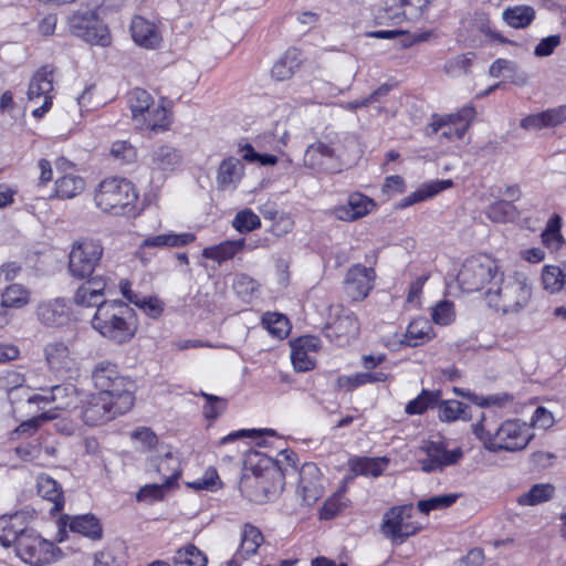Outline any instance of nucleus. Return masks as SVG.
Segmentation results:
<instances>
[{
  "label": "nucleus",
  "instance_id": "f8f14e48",
  "mask_svg": "<svg viewBox=\"0 0 566 566\" xmlns=\"http://www.w3.org/2000/svg\"><path fill=\"white\" fill-rule=\"evenodd\" d=\"M463 457L461 448L448 449L443 441H427L418 451V463L423 472L442 471Z\"/></svg>",
  "mask_w": 566,
  "mask_h": 566
},
{
  "label": "nucleus",
  "instance_id": "a19ab883",
  "mask_svg": "<svg viewBox=\"0 0 566 566\" xmlns=\"http://www.w3.org/2000/svg\"><path fill=\"white\" fill-rule=\"evenodd\" d=\"M263 542L262 532L256 526L247 523L242 528L241 543L237 555H240L242 558L255 555Z\"/></svg>",
  "mask_w": 566,
  "mask_h": 566
},
{
  "label": "nucleus",
  "instance_id": "a18cd8bd",
  "mask_svg": "<svg viewBox=\"0 0 566 566\" xmlns=\"http://www.w3.org/2000/svg\"><path fill=\"white\" fill-rule=\"evenodd\" d=\"M31 301V292L22 284L13 283L1 294V306L7 308H22Z\"/></svg>",
  "mask_w": 566,
  "mask_h": 566
},
{
  "label": "nucleus",
  "instance_id": "7ed1b4c3",
  "mask_svg": "<svg viewBox=\"0 0 566 566\" xmlns=\"http://www.w3.org/2000/svg\"><path fill=\"white\" fill-rule=\"evenodd\" d=\"M91 325L102 337L122 345L134 338L137 324L133 308L123 301H108L96 308Z\"/></svg>",
  "mask_w": 566,
  "mask_h": 566
},
{
  "label": "nucleus",
  "instance_id": "423d86ee",
  "mask_svg": "<svg viewBox=\"0 0 566 566\" xmlns=\"http://www.w3.org/2000/svg\"><path fill=\"white\" fill-rule=\"evenodd\" d=\"M96 392L119 399L122 405L135 402V382L119 373L118 367L109 361H99L92 371Z\"/></svg>",
  "mask_w": 566,
  "mask_h": 566
},
{
  "label": "nucleus",
  "instance_id": "5fc2aeb1",
  "mask_svg": "<svg viewBox=\"0 0 566 566\" xmlns=\"http://www.w3.org/2000/svg\"><path fill=\"white\" fill-rule=\"evenodd\" d=\"M132 439L140 446V451L149 453L148 455L156 454L157 449L164 446L159 443L158 437L149 428H137L130 433Z\"/></svg>",
  "mask_w": 566,
  "mask_h": 566
},
{
  "label": "nucleus",
  "instance_id": "72a5a7b5",
  "mask_svg": "<svg viewBox=\"0 0 566 566\" xmlns=\"http://www.w3.org/2000/svg\"><path fill=\"white\" fill-rule=\"evenodd\" d=\"M23 517L19 514L0 516V543L2 546L18 545L20 534L27 533Z\"/></svg>",
  "mask_w": 566,
  "mask_h": 566
},
{
  "label": "nucleus",
  "instance_id": "2eb2a0df",
  "mask_svg": "<svg viewBox=\"0 0 566 566\" xmlns=\"http://www.w3.org/2000/svg\"><path fill=\"white\" fill-rule=\"evenodd\" d=\"M146 472H156L164 482L174 485L181 475L179 457L169 446H161L156 454L148 455L146 459Z\"/></svg>",
  "mask_w": 566,
  "mask_h": 566
},
{
  "label": "nucleus",
  "instance_id": "c85d7f7f",
  "mask_svg": "<svg viewBox=\"0 0 566 566\" xmlns=\"http://www.w3.org/2000/svg\"><path fill=\"white\" fill-rule=\"evenodd\" d=\"M43 352L49 369L54 373L67 371L74 364L71 352L63 342L48 343Z\"/></svg>",
  "mask_w": 566,
  "mask_h": 566
},
{
  "label": "nucleus",
  "instance_id": "9b49d317",
  "mask_svg": "<svg viewBox=\"0 0 566 566\" xmlns=\"http://www.w3.org/2000/svg\"><path fill=\"white\" fill-rule=\"evenodd\" d=\"M57 548L33 531L20 534L15 546L17 556L31 566H43L55 560Z\"/></svg>",
  "mask_w": 566,
  "mask_h": 566
},
{
  "label": "nucleus",
  "instance_id": "412c9836",
  "mask_svg": "<svg viewBox=\"0 0 566 566\" xmlns=\"http://www.w3.org/2000/svg\"><path fill=\"white\" fill-rule=\"evenodd\" d=\"M297 490L307 505L315 503L323 496L324 479L315 463L308 462L302 465Z\"/></svg>",
  "mask_w": 566,
  "mask_h": 566
},
{
  "label": "nucleus",
  "instance_id": "bb28decb",
  "mask_svg": "<svg viewBox=\"0 0 566 566\" xmlns=\"http://www.w3.org/2000/svg\"><path fill=\"white\" fill-rule=\"evenodd\" d=\"M433 0H400L395 8L387 10V18L394 23L416 21L428 10Z\"/></svg>",
  "mask_w": 566,
  "mask_h": 566
},
{
  "label": "nucleus",
  "instance_id": "6ab92c4d",
  "mask_svg": "<svg viewBox=\"0 0 566 566\" xmlns=\"http://www.w3.org/2000/svg\"><path fill=\"white\" fill-rule=\"evenodd\" d=\"M109 282L111 281L106 275H95L90 277L77 287L73 296L74 303L78 306H96V308L102 304H107L108 301H105L104 297L108 291Z\"/></svg>",
  "mask_w": 566,
  "mask_h": 566
},
{
  "label": "nucleus",
  "instance_id": "1a4fd4ad",
  "mask_svg": "<svg viewBox=\"0 0 566 566\" xmlns=\"http://www.w3.org/2000/svg\"><path fill=\"white\" fill-rule=\"evenodd\" d=\"M103 252L97 240L82 239L74 242L69 254L70 274L78 280L90 277L99 264Z\"/></svg>",
  "mask_w": 566,
  "mask_h": 566
},
{
  "label": "nucleus",
  "instance_id": "09e8293b",
  "mask_svg": "<svg viewBox=\"0 0 566 566\" xmlns=\"http://www.w3.org/2000/svg\"><path fill=\"white\" fill-rule=\"evenodd\" d=\"M262 325L271 335L280 339L285 338L291 331L289 318L281 313L263 314Z\"/></svg>",
  "mask_w": 566,
  "mask_h": 566
},
{
  "label": "nucleus",
  "instance_id": "a878e982",
  "mask_svg": "<svg viewBox=\"0 0 566 566\" xmlns=\"http://www.w3.org/2000/svg\"><path fill=\"white\" fill-rule=\"evenodd\" d=\"M130 32L134 42L145 49H156L163 40L157 25L139 15L133 18Z\"/></svg>",
  "mask_w": 566,
  "mask_h": 566
},
{
  "label": "nucleus",
  "instance_id": "de8ad7c7",
  "mask_svg": "<svg viewBox=\"0 0 566 566\" xmlns=\"http://www.w3.org/2000/svg\"><path fill=\"white\" fill-rule=\"evenodd\" d=\"M56 418V412L53 410H46L35 417H32L23 422H21L10 434L11 440L19 439L21 437H31L33 436L39 428L46 421L54 420Z\"/></svg>",
  "mask_w": 566,
  "mask_h": 566
},
{
  "label": "nucleus",
  "instance_id": "c756f323",
  "mask_svg": "<svg viewBox=\"0 0 566 566\" xmlns=\"http://www.w3.org/2000/svg\"><path fill=\"white\" fill-rule=\"evenodd\" d=\"M452 186L453 181L451 179L431 180L423 182L415 191L402 198L398 202L397 207L405 209L416 203L426 201L440 193L441 191L451 188Z\"/></svg>",
  "mask_w": 566,
  "mask_h": 566
},
{
  "label": "nucleus",
  "instance_id": "13d9d810",
  "mask_svg": "<svg viewBox=\"0 0 566 566\" xmlns=\"http://www.w3.org/2000/svg\"><path fill=\"white\" fill-rule=\"evenodd\" d=\"M459 495L455 493L436 495L430 499L419 501L417 507L421 513L428 515L432 511H441L450 507L455 503Z\"/></svg>",
  "mask_w": 566,
  "mask_h": 566
},
{
  "label": "nucleus",
  "instance_id": "4d7b16f0",
  "mask_svg": "<svg viewBox=\"0 0 566 566\" xmlns=\"http://www.w3.org/2000/svg\"><path fill=\"white\" fill-rule=\"evenodd\" d=\"M432 322L440 326H448L455 321L457 312L452 301L442 300L431 307Z\"/></svg>",
  "mask_w": 566,
  "mask_h": 566
},
{
  "label": "nucleus",
  "instance_id": "cd10ccee",
  "mask_svg": "<svg viewBox=\"0 0 566 566\" xmlns=\"http://www.w3.org/2000/svg\"><path fill=\"white\" fill-rule=\"evenodd\" d=\"M244 175L241 160L229 157L220 164L217 171V186L220 190H234Z\"/></svg>",
  "mask_w": 566,
  "mask_h": 566
},
{
  "label": "nucleus",
  "instance_id": "e2e57ef3",
  "mask_svg": "<svg viewBox=\"0 0 566 566\" xmlns=\"http://www.w3.org/2000/svg\"><path fill=\"white\" fill-rule=\"evenodd\" d=\"M201 397L206 399V403L202 407V412L206 419L214 420L222 415L227 409V399L200 391Z\"/></svg>",
  "mask_w": 566,
  "mask_h": 566
},
{
  "label": "nucleus",
  "instance_id": "c9c22d12",
  "mask_svg": "<svg viewBox=\"0 0 566 566\" xmlns=\"http://www.w3.org/2000/svg\"><path fill=\"white\" fill-rule=\"evenodd\" d=\"M389 460L382 458L356 457L349 460V468L356 475L379 476L387 469Z\"/></svg>",
  "mask_w": 566,
  "mask_h": 566
},
{
  "label": "nucleus",
  "instance_id": "f3484780",
  "mask_svg": "<svg viewBox=\"0 0 566 566\" xmlns=\"http://www.w3.org/2000/svg\"><path fill=\"white\" fill-rule=\"evenodd\" d=\"M376 273L363 264L350 266L345 276V292L353 301H363L374 289Z\"/></svg>",
  "mask_w": 566,
  "mask_h": 566
},
{
  "label": "nucleus",
  "instance_id": "0eeeda50",
  "mask_svg": "<svg viewBox=\"0 0 566 566\" xmlns=\"http://www.w3.org/2000/svg\"><path fill=\"white\" fill-rule=\"evenodd\" d=\"M70 31L91 44L105 46L111 38L107 27L98 17L97 9L81 8L69 17Z\"/></svg>",
  "mask_w": 566,
  "mask_h": 566
},
{
  "label": "nucleus",
  "instance_id": "39448f33",
  "mask_svg": "<svg viewBox=\"0 0 566 566\" xmlns=\"http://www.w3.org/2000/svg\"><path fill=\"white\" fill-rule=\"evenodd\" d=\"M500 273L499 261L488 254H479L468 258L461 265L457 282L465 293L484 291L490 289Z\"/></svg>",
  "mask_w": 566,
  "mask_h": 566
},
{
  "label": "nucleus",
  "instance_id": "473e14b6",
  "mask_svg": "<svg viewBox=\"0 0 566 566\" xmlns=\"http://www.w3.org/2000/svg\"><path fill=\"white\" fill-rule=\"evenodd\" d=\"M86 187L84 178L75 174H65L54 182V192L51 198L69 200L80 196Z\"/></svg>",
  "mask_w": 566,
  "mask_h": 566
},
{
  "label": "nucleus",
  "instance_id": "b1692460",
  "mask_svg": "<svg viewBox=\"0 0 566 566\" xmlns=\"http://www.w3.org/2000/svg\"><path fill=\"white\" fill-rule=\"evenodd\" d=\"M359 322L355 313L344 311L328 327L327 336L343 346L357 337Z\"/></svg>",
  "mask_w": 566,
  "mask_h": 566
},
{
  "label": "nucleus",
  "instance_id": "dca6fc26",
  "mask_svg": "<svg viewBox=\"0 0 566 566\" xmlns=\"http://www.w3.org/2000/svg\"><path fill=\"white\" fill-rule=\"evenodd\" d=\"M35 315L43 326L59 328L71 322L73 312L69 300L55 297L39 302Z\"/></svg>",
  "mask_w": 566,
  "mask_h": 566
},
{
  "label": "nucleus",
  "instance_id": "ddd939ff",
  "mask_svg": "<svg viewBox=\"0 0 566 566\" xmlns=\"http://www.w3.org/2000/svg\"><path fill=\"white\" fill-rule=\"evenodd\" d=\"M473 109L460 108L448 115L434 114L426 132L428 135L441 132V135L448 139H460L471 123Z\"/></svg>",
  "mask_w": 566,
  "mask_h": 566
},
{
  "label": "nucleus",
  "instance_id": "bf43d9fd",
  "mask_svg": "<svg viewBox=\"0 0 566 566\" xmlns=\"http://www.w3.org/2000/svg\"><path fill=\"white\" fill-rule=\"evenodd\" d=\"M468 406L453 399L443 400L438 405V417L441 421L452 422L464 418Z\"/></svg>",
  "mask_w": 566,
  "mask_h": 566
},
{
  "label": "nucleus",
  "instance_id": "e433bc0d",
  "mask_svg": "<svg viewBox=\"0 0 566 566\" xmlns=\"http://www.w3.org/2000/svg\"><path fill=\"white\" fill-rule=\"evenodd\" d=\"M70 530L94 541L102 538L103 535L102 524L93 514L74 516L70 522Z\"/></svg>",
  "mask_w": 566,
  "mask_h": 566
},
{
  "label": "nucleus",
  "instance_id": "f03ea898",
  "mask_svg": "<svg viewBox=\"0 0 566 566\" xmlns=\"http://www.w3.org/2000/svg\"><path fill=\"white\" fill-rule=\"evenodd\" d=\"M532 296L528 274L524 271L503 273L500 271L495 281L484 293L490 307L503 314L517 313L524 308Z\"/></svg>",
  "mask_w": 566,
  "mask_h": 566
},
{
  "label": "nucleus",
  "instance_id": "a211bd4d",
  "mask_svg": "<svg viewBox=\"0 0 566 566\" xmlns=\"http://www.w3.org/2000/svg\"><path fill=\"white\" fill-rule=\"evenodd\" d=\"M344 156L338 140L317 142L310 145L304 154V165L317 170H329L334 160Z\"/></svg>",
  "mask_w": 566,
  "mask_h": 566
},
{
  "label": "nucleus",
  "instance_id": "37998d69",
  "mask_svg": "<svg viewBox=\"0 0 566 566\" xmlns=\"http://www.w3.org/2000/svg\"><path fill=\"white\" fill-rule=\"evenodd\" d=\"M181 164V156L171 146H160L151 154V165L154 169L163 171H171L178 168Z\"/></svg>",
  "mask_w": 566,
  "mask_h": 566
},
{
  "label": "nucleus",
  "instance_id": "4be33fe9",
  "mask_svg": "<svg viewBox=\"0 0 566 566\" xmlns=\"http://www.w3.org/2000/svg\"><path fill=\"white\" fill-rule=\"evenodd\" d=\"M321 342L315 336H302L291 343V360L297 371H307L315 366V354Z\"/></svg>",
  "mask_w": 566,
  "mask_h": 566
},
{
  "label": "nucleus",
  "instance_id": "f704fd0d",
  "mask_svg": "<svg viewBox=\"0 0 566 566\" xmlns=\"http://www.w3.org/2000/svg\"><path fill=\"white\" fill-rule=\"evenodd\" d=\"M244 247V239L226 240L219 244L205 248L202 250V256L217 263H222L233 259Z\"/></svg>",
  "mask_w": 566,
  "mask_h": 566
},
{
  "label": "nucleus",
  "instance_id": "3c124183",
  "mask_svg": "<svg viewBox=\"0 0 566 566\" xmlns=\"http://www.w3.org/2000/svg\"><path fill=\"white\" fill-rule=\"evenodd\" d=\"M485 214L493 222L504 223L514 220L517 217V211L513 203L499 200L488 207Z\"/></svg>",
  "mask_w": 566,
  "mask_h": 566
},
{
  "label": "nucleus",
  "instance_id": "774afa93",
  "mask_svg": "<svg viewBox=\"0 0 566 566\" xmlns=\"http://www.w3.org/2000/svg\"><path fill=\"white\" fill-rule=\"evenodd\" d=\"M135 305L151 318H158L164 312V303L156 296H139Z\"/></svg>",
  "mask_w": 566,
  "mask_h": 566
},
{
  "label": "nucleus",
  "instance_id": "7c9ffc66",
  "mask_svg": "<svg viewBox=\"0 0 566 566\" xmlns=\"http://www.w3.org/2000/svg\"><path fill=\"white\" fill-rule=\"evenodd\" d=\"M196 239L193 233L190 232H166L156 235H149L143 240L139 249H164V248H180L190 244Z\"/></svg>",
  "mask_w": 566,
  "mask_h": 566
},
{
  "label": "nucleus",
  "instance_id": "4468645a",
  "mask_svg": "<svg viewBox=\"0 0 566 566\" xmlns=\"http://www.w3.org/2000/svg\"><path fill=\"white\" fill-rule=\"evenodd\" d=\"M56 71L53 65H44L34 72L27 91L28 102L38 106H52L56 94Z\"/></svg>",
  "mask_w": 566,
  "mask_h": 566
},
{
  "label": "nucleus",
  "instance_id": "680f3d73",
  "mask_svg": "<svg viewBox=\"0 0 566 566\" xmlns=\"http://www.w3.org/2000/svg\"><path fill=\"white\" fill-rule=\"evenodd\" d=\"M232 227L240 233H247L259 229L261 220L251 209H243L235 214Z\"/></svg>",
  "mask_w": 566,
  "mask_h": 566
},
{
  "label": "nucleus",
  "instance_id": "338daca9",
  "mask_svg": "<svg viewBox=\"0 0 566 566\" xmlns=\"http://www.w3.org/2000/svg\"><path fill=\"white\" fill-rule=\"evenodd\" d=\"M219 475L213 468H208L202 476L188 483V486L197 491H214L219 485Z\"/></svg>",
  "mask_w": 566,
  "mask_h": 566
},
{
  "label": "nucleus",
  "instance_id": "8fccbe9b",
  "mask_svg": "<svg viewBox=\"0 0 566 566\" xmlns=\"http://www.w3.org/2000/svg\"><path fill=\"white\" fill-rule=\"evenodd\" d=\"M174 562L176 566H206L208 558L198 547L188 544L176 552Z\"/></svg>",
  "mask_w": 566,
  "mask_h": 566
},
{
  "label": "nucleus",
  "instance_id": "58836bf2",
  "mask_svg": "<svg viewBox=\"0 0 566 566\" xmlns=\"http://www.w3.org/2000/svg\"><path fill=\"white\" fill-rule=\"evenodd\" d=\"M535 14L533 7L518 4L506 8L502 12V19L511 28L524 29L534 21Z\"/></svg>",
  "mask_w": 566,
  "mask_h": 566
},
{
  "label": "nucleus",
  "instance_id": "49530a36",
  "mask_svg": "<svg viewBox=\"0 0 566 566\" xmlns=\"http://www.w3.org/2000/svg\"><path fill=\"white\" fill-rule=\"evenodd\" d=\"M555 493L554 485L541 483L533 485L526 493L517 497V503L523 506H534L549 501Z\"/></svg>",
  "mask_w": 566,
  "mask_h": 566
},
{
  "label": "nucleus",
  "instance_id": "6e6552de",
  "mask_svg": "<svg viewBox=\"0 0 566 566\" xmlns=\"http://www.w3.org/2000/svg\"><path fill=\"white\" fill-rule=\"evenodd\" d=\"M133 406L132 403L124 406L119 402V399L94 392L88 395L83 402L81 416L85 424L93 427L128 412Z\"/></svg>",
  "mask_w": 566,
  "mask_h": 566
},
{
  "label": "nucleus",
  "instance_id": "603ef678",
  "mask_svg": "<svg viewBox=\"0 0 566 566\" xmlns=\"http://www.w3.org/2000/svg\"><path fill=\"white\" fill-rule=\"evenodd\" d=\"M440 399V391L422 390L415 399L410 400L406 406V413L421 415L429 408L434 407Z\"/></svg>",
  "mask_w": 566,
  "mask_h": 566
},
{
  "label": "nucleus",
  "instance_id": "20e7f679",
  "mask_svg": "<svg viewBox=\"0 0 566 566\" xmlns=\"http://www.w3.org/2000/svg\"><path fill=\"white\" fill-rule=\"evenodd\" d=\"M139 195L136 186L126 178L112 177L102 180L94 193L95 206L115 217H135L138 213Z\"/></svg>",
  "mask_w": 566,
  "mask_h": 566
},
{
  "label": "nucleus",
  "instance_id": "9d476101",
  "mask_svg": "<svg viewBox=\"0 0 566 566\" xmlns=\"http://www.w3.org/2000/svg\"><path fill=\"white\" fill-rule=\"evenodd\" d=\"M413 507L410 504L394 506L384 514L381 533L396 544H402L408 537L417 534L421 525L412 521Z\"/></svg>",
  "mask_w": 566,
  "mask_h": 566
},
{
  "label": "nucleus",
  "instance_id": "6e6d98bb",
  "mask_svg": "<svg viewBox=\"0 0 566 566\" xmlns=\"http://www.w3.org/2000/svg\"><path fill=\"white\" fill-rule=\"evenodd\" d=\"M543 287L549 293L559 292L566 283V274L559 266L545 265L542 271Z\"/></svg>",
  "mask_w": 566,
  "mask_h": 566
},
{
  "label": "nucleus",
  "instance_id": "f257e3e1",
  "mask_svg": "<svg viewBox=\"0 0 566 566\" xmlns=\"http://www.w3.org/2000/svg\"><path fill=\"white\" fill-rule=\"evenodd\" d=\"M472 432L484 449L491 452H520L534 438L531 427L517 419H507L496 424L482 418L472 426Z\"/></svg>",
  "mask_w": 566,
  "mask_h": 566
},
{
  "label": "nucleus",
  "instance_id": "c03bdc74",
  "mask_svg": "<svg viewBox=\"0 0 566 566\" xmlns=\"http://www.w3.org/2000/svg\"><path fill=\"white\" fill-rule=\"evenodd\" d=\"M51 401L53 402V410H63L75 406L77 402V389L72 384H62L51 386Z\"/></svg>",
  "mask_w": 566,
  "mask_h": 566
},
{
  "label": "nucleus",
  "instance_id": "0e129e2a",
  "mask_svg": "<svg viewBox=\"0 0 566 566\" xmlns=\"http://www.w3.org/2000/svg\"><path fill=\"white\" fill-rule=\"evenodd\" d=\"M347 503L344 495V490L337 491L324 502L319 511V516L323 520H331L335 517L340 511H343Z\"/></svg>",
  "mask_w": 566,
  "mask_h": 566
},
{
  "label": "nucleus",
  "instance_id": "4c0bfd02",
  "mask_svg": "<svg viewBox=\"0 0 566 566\" xmlns=\"http://www.w3.org/2000/svg\"><path fill=\"white\" fill-rule=\"evenodd\" d=\"M432 336L431 323L424 317H417L407 327L405 344L415 347L430 340Z\"/></svg>",
  "mask_w": 566,
  "mask_h": 566
},
{
  "label": "nucleus",
  "instance_id": "79ce46f5",
  "mask_svg": "<svg viewBox=\"0 0 566 566\" xmlns=\"http://www.w3.org/2000/svg\"><path fill=\"white\" fill-rule=\"evenodd\" d=\"M25 381L24 376L15 370H7L0 375V390L8 394V398L11 403H15L17 400L23 397L24 392L28 391L23 387Z\"/></svg>",
  "mask_w": 566,
  "mask_h": 566
},
{
  "label": "nucleus",
  "instance_id": "864d4df0",
  "mask_svg": "<svg viewBox=\"0 0 566 566\" xmlns=\"http://www.w3.org/2000/svg\"><path fill=\"white\" fill-rule=\"evenodd\" d=\"M259 289L260 283L248 274H237L233 280V290L238 296L245 302H250L259 293Z\"/></svg>",
  "mask_w": 566,
  "mask_h": 566
},
{
  "label": "nucleus",
  "instance_id": "69168bd1",
  "mask_svg": "<svg viewBox=\"0 0 566 566\" xmlns=\"http://www.w3.org/2000/svg\"><path fill=\"white\" fill-rule=\"evenodd\" d=\"M452 390H453V392L457 396L467 398L471 402H473L474 405L480 406V407H489V406H493V405L502 406L504 403V401L510 399L507 396H504V397H500V396L483 397V396H479V395H476V394H474V392H472L470 390H465V389L459 388V387H453Z\"/></svg>",
  "mask_w": 566,
  "mask_h": 566
},
{
  "label": "nucleus",
  "instance_id": "052dcab7",
  "mask_svg": "<svg viewBox=\"0 0 566 566\" xmlns=\"http://www.w3.org/2000/svg\"><path fill=\"white\" fill-rule=\"evenodd\" d=\"M171 485L166 482L146 484L142 486L136 493V500L138 502L154 503L164 500Z\"/></svg>",
  "mask_w": 566,
  "mask_h": 566
},
{
  "label": "nucleus",
  "instance_id": "ea45409f",
  "mask_svg": "<svg viewBox=\"0 0 566 566\" xmlns=\"http://www.w3.org/2000/svg\"><path fill=\"white\" fill-rule=\"evenodd\" d=\"M38 494L52 502V511L59 512L63 507V492L57 482L46 474H41L36 480Z\"/></svg>",
  "mask_w": 566,
  "mask_h": 566
},
{
  "label": "nucleus",
  "instance_id": "5701e85b",
  "mask_svg": "<svg viewBox=\"0 0 566 566\" xmlns=\"http://www.w3.org/2000/svg\"><path fill=\"white\" fill-rule=\"evenodd\" d=\"M375 208L376 202L371 198L354 192L348 196L345 203L334 208V214L338 220L352 222L369 214Z\"/></svg>",
  "mask_w": 566,
  "mask_h": 566
},
{
  "label": "nucleus",
  "instance_id": "aec40b11",
  "mask_svg": "<svg viewBox=\"0 0 566 566\" xmlns=\"http://www.w3.org/2000/svg\"><path fill=\"white\" fill-rule=\"evenodd\" d=\"M132 122L136 129L160 133L170 127L169 108H132Z\"/></svg>",
  "mask_w": 566,
  "mask_h": 566
},
{
  "label": "nucleus",
  "instance_id": "2f4dec72",
  "mask_svg": "<svg viewBox=\"0 0 566 566\" xmlns=\"http://www.w3.org/2000/svg\"><path fill=\"white\" fill-rule=\"evenodd\" d=\"M566 119L564 108H547L522 119L521 126L526 130H538L545 127H553Z\"/></svg>",
  "mask_w": 566,
  "mask_h": 566
},
{
  "label": "nucleus",
  "instance_id": "393cba45",
  "mask_svg": "<svg viewBox=\"0 0 566 566\" xmlns=\"http://www.w3.org/2000/svg\"><path fill=\"white\" fill-rule=\"evenodd\" d=\"M304 62L302 52L296 48L287 49L273 64L271 78L275 82L291 80Z\"/></svg>",
  "mask_w": 566,
  "mask_h": 566
}]
</instances>
